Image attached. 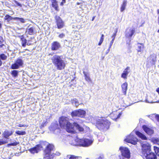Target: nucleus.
I'll use <instances>...</instances> for the list:
<instances>
[{
    "instance_id": "nucleus-48",
    "label": "nucleus",
    "mask_w": 159,
    "mask_h": 159,
    "mask_svg": "<svg viewBox=\"0 0 159 159\" xmlns=\"http://www.w3.org/2000/svg\"><path fill=\"white\" fill-rule=\"evenodd\" d=\"M65 36V34H64L63 33H62L58 35L59 37L60 38H62L64 37Z\"/></svg>"
},
{
    "instance_id": "nucleus-33",
    "label": "nucleus",
    "mask_w": 159,
    "mask_h": 159,
    "mask_svg": "<svg viewBox=\"0 0 159 159\" xmlns=\"http://www.w3.org/2000/svg\"><path fill=\"white\" fill-rule=\"evenodd\" d=\"M152 120H154V118L158 122H159V115L153 114L152 115Z\"/></svg>"
},
{
    "instance_id": "nucleus-45",
    "label": "nucleus",
    "mask_w": 159,
    "mask_h": 159,
    "mask_svg": "<svg viewBox=\"0 0 159 159\" xmlns=\"http://www.w3.org/2000/svg\"><path fill=\"white\" fill-rule=\"evenodd\" d=\"M117 30H116L115 33H114L111 36V37L112 38V39H115V38L116 37V34L117 33Z\"/></svg>"
},
{
    "instance_id": "nucleus-20",
    "label": "nucleus",
    "mask_w": 159,
    "mask_h": 159,
    "mask_svg": "<svg viewBox=\"0 0 159 159\" xmlns=\"http://www.w3.org/2000/svg\"><path fill=\"white\" fill-rule=\"evenodd\" d=\"M129 31V33H126L125 35L126 38L128 39L131 38L134 34L135 32L134 28L132 29H130Z\"/></svg>"
},
{
    "instance_id": "nucleus-59",
    "label": "nucleus",
    "mask_w": 159,
    "mask_h": 159,
    "mask_svg": "<svg viewBox=\"0 0 159 159\" xmlns=\"http://www.w3.org/2000/svg\"><path fill=\"white\" fill-rule=\"evenodd\" d=\"M157 13L159 15V9H157Z\"/></svg>"
},
{
    "instance_id": "nucleus-8",
    "label": "nucleus",
    "mask_w": 159,
    "mask_h": 159,
    "mask_svg": "<svg viewBox=\"0 0 159 159\" xmlns=\"http://www.w3.org/2000/svg\"><path fill=\"white\" fill-rule=\"evenodd\" d=\"M55 19L56 20V22L58 29H61L64 26V23L59 16H55Z\"/></svg>"
},
{
    "instance_id": "nucleus-21",
    "label": "nucleus",
    "mask_w": 159,
    "mask_h": 159,
    "mask_svg": "<svg viewBox=\"0 0 159 159\" xmlns=\"http://www.w3.org/2000/svg\"><path fill=\"white\" fill-rule=\"evenodd\" d=\"M136 134L139 138L143 140H147V138L143 134L138 131H136L135 132Z\"/></svg>"
},
{
    "instance_id": "nucleus-41",
    "label": "nucleus",
    "mask_w": 159,
    "mask_h": 159,
    "mask_svg": "<svg viewBox=\"0 0 159 159\" xmlns=\"http://www.w3.org/2000/svg\"><path fill=\"white\" fill-rule=\"evenodd\" d=\"M52 155L51 154L45 155V156L43 158L44 159H51L52 158Z\"/></svg>"
},
{
    "instance_id": "nucleus-6",
    "label": "nucleus",
    "mask_w": 159,
    "mask_h": 159,
    "mask_svg": "<svg viewBox=\"0 0 159 159\" xmlns=\"http://www.w3.org/2000/svg\"><path fill=\"white\" fill-rule=\"evenodd\" d=\"M75 127V125L74 122L72 123L70 122H68L66 124V130L68 133L75 134L76 133Z\"/></svg>"
},
{
    "instance_id": "nucleus-19",
    "label": "nucleus",
    "mask_w": 159,
    "mask_h": 159,
    "mask_svg": "<svg viewBox=\"0 0 159 159\" xmlns=\"http://www.w3.org/2000/svg\"><path fill=\"white\" fill-rule=\"evenodd\" d=\"M129 69L130 67H127L123 71V73L121 74V77L124 79H126L127 76L129 72Z\"/></svg>"
},
{
    "instance_id": "nucleus-47",
    "label": "nucleus",
    "mask_w": 159,
    "mask_h": 159,
    "mask_svg": "<svg viewBox=\"0 0 159 159\" xmlns=\"http://www.w3.org/2000/svg\"><path fill=\"white\" fill-rule=\"evenodd\" d=\"M78 157L73 155H70L69 159H77Z\"/></svg>"
},
{
    "instance_id": "nucleus-36",
    "label": "nucleus",
    "mask_w": 159,
    "mask_h": 159,
    "mask_svg": "<svg viewBox=\"0 0 159 159\" xmlns=\"http://www.w3.org/2000/svg\"><path fill=\"white\" fill-rule=\"evenodd\" d=\"M104 39V35L103 34H102L101 36L100 41L98 43V45L100 46L101 45Z\"/></svg>"
},
{
    "instance_id": "nucleus-61",
    "label": "nucleus",
    "mask_w": 159,
    "mask_h": 159,
    "mask_svg": "<svg viewBox=\"0 0 159 159\" xmlns=\"http://www.w3.org/2000/svg\"><path fill=\"white\" fill-rule=\"evenodd\" d=\"M157 155H158V156L159 157V159H159V154H158Z\"/></svg>"
},
{
    "instance_id": "nucleus-40",
    "label": "nucleus",
    "mask_w": 159,
    "mask_h": 159,
    "mask_svg": "<svg viewBox=\"0 0 159 159\" xmlns=\"http://www.w3.org/2000/svg\"><path fill=\"white\" fill-rule=\"evenodd\" d=\"M0 58L3 60H5L7 58V56L5 55L4 54L2 53L0 55Z\"/></svg>"
},
{
    "instance_id": "nucleus-25",
    "label": "nucleus",
    "mask_w": 159,
    "mask_h": 159,
    "mask_svg": "<svg viewBox=\"0 0 159 159\" xmlns=\"http://www.w3.org/2000/svg\"><path fill=\"white\" fill-rule=\"evenodd\" d=\"M4 20H7V22H9L10 20H15V17H13L9 15L6 14L4 17Z\"/></svg>"
},
{
    "instance_id": "nucleus-23",
    "label": "nucleus",
    "mask_w": 159,
    "mask_h": 159,
    "mask_svg": "<svg viewBox=\"0 0 159 159\" xmlns=\"http://www.w3.org/2000/svg\"><path fill=\"white\" fill-rule=\"evenodd\" d=\"M127 83L125 82L123 83L121 85L122 91L124 95H126V91L127 90Z\"/></svg>"
},
{
    "instance_id": "nucleus-46",
    "label": "nucleus",
    "mask_w": 159,
    "mask_h": 159,
    "mask_svg": "<svg viewBox=\"0 0 159 159\" xmlns=\"http://www.w3.org/2000/svg\"><path fill=\"white\" fill-rule=\"evenodd\" d=\"M102 138L101 139L100 138V137H101L100 135H98V138L99 141H102L103 140H104V137L103 136H102Z\"/></svg>"
},
{
    "instance_id": "nucleus-12",
    "label": "nucleus",
    "mask_w": 159,
    "mask_h": 159,
    "mask_svg": "<svg viewBox=\"0 0 159 159\" xmlns=\"http://www.w3.org/2000/svg\"><path fill=\"white\" fill-rule=\"evenodd\" d=\"M40 148H42V146L40 144H37L34 147L30 148L29 151L32 154L37 153L40 150Z\"/></svg>"
},
{
    "instance_id": "nucleus-1",
    "label": "nucleus",
    "mask_w": 159,
    "mask_h": 159,
    "mask_svg": "<svg viewBox=\"0 0 159 159\" xmlns=\"http://www.w3.org/2000/svg\"><path fill=\"white\" fill-rule=\"evenodd\" d=\"M141 156L146 159H157L156 154L152 152L151 146L148 143L143 144L142 145Z\"/></svg>"
},
{
    "instance_id": "nucleus-24",
    "label": "nucleus",
    "mask_w": 159,
    "mask_h": 159,
    "mask_svg": "<svg viewBox=\"0 0 159 159\" xmlns=\"http://www.w3.org/2000/svg\"><path fill=\"white\" fill-rule=\"evenodd\" d=\"M78 117H83L85 116L86 114V112L85 111L81 109H79L78 110Z\"/></svg>"
},
{
    "instance_id": "nucleus-14",
    "label": "nucleus",
    "mask_w": 159,
    "mask_h": 159,
    "mask_svg": "<svg viewBox=\"0 0 159 159\" xmlns=\"http://www.w3.org/2000/svg\"><path fill=\"white\" fill-rule=\"evenodd\" d=\"M18 37L20 39L21 42L22 46L23 47H25L26 45H30V44L27 43V40L25 38L24 35H19Z\"/></svg>"
},
{
    "instance_id": "nucleus-50",
    "label": "nucleus",
    "mask_w": 159,
    "mask_h": 159,
    "mask_svg": "<svg viewBox=\"0 0 159 159\" xmlns=\"http://www.w3.org/2000/svg\"><path fill=\"white\" fill-rule=\"evenodd\" d=\"M114 40L113 39H112V40H111L109 45V48H111V46L114 42Z\"/></svg>"
},
{
    "instance_id": "nucleus-10",
    "label": "nucleus",
    "mask_w": 159,
    "mask_h": 159,
    "mask_svg": "<svg viewBox=\"0 0 159 159\" xmlns=\"http://www.w3.org/2000/svg\"><path fill=\"white\" fill-rule=\"evenodd\" d=\"M36 31L35 30V27L34 26H31L30 25L27 28L25 33H27V34L30 35H33L36 33Z\"/></svg>"
},
{
    "instance_id": "nucleus-49",
    "label": "nucleus",
    "mask_w": 159,
    "mask_h": 159,
    "mask_svg": "<svg viewBox=\"0 0 159 159\" xmlns=\"http://www.w3.org/2000/svg\"><path fill=\"white\" fill-rule=\"evenodd\" d=\"M4 40L3 38V37L0 36V44H2L4 42Z\"/></svg>"
},
{
    "instance_id": "nucleus-32",
    "label": "nucleus",
    "mask_w": 159,
    "mask_h": 159,
    "mask_svg": "<svg viewBox=\"0 0 159 159\" xmlns=\"http://www.w3.org/2000/svg\"><path fill=\"white\" fill-rule=\"evenodd\" d=\"M15 62L18 64V65L19 66V67L22 66L23 64V61L22 59L19 58L17 59L15 61Z\"/></svg>"
},
{
    "instance_id": "nucleus-58",
    "label": "nucleus",
    "mask_w": 159,
    "mask_h": 159,
    "mask_svg": "<svg viewBox=\"0 0 159 159\" xmlns=\"http://www.w3.org/2000/svg\"><path fill=\"white\" fill-rule=\"evenodd\" d=\"M158 24L159 25V15H158Z\"/></svg>"
},
{
    "instance_id": "nucleus-51",
    "label": "nucleus",
    "mask_w": 159,
    "mask_h": 159,
    "mask_svg": "<svg viewBox=\"0 0 159 159\" xmlns=\"http://www.w3.org/2000/svg\"><path fill=\"white\" fill-rule=\"evenodd\" d=\"M27 125H25L21 124H19L18 125V126L19 127H25V126L27 127Z\"/></svg>"
},
{
    "instance_id": "nucleus-13",
    "label": "nucleus",
    "mask_w": 159,
    "mask_h": 159,
    "mask_svg": "<svg viewBox=\"0 0 159 159\" xmlns=\"http://www.w3.org/2000/svg\"><path fill=\"white\" fill-rule=\"evenodd\" d=\"M61 48L60 43L57 41L53 42L51 46V50L52 51H56L59 49Z\"/></svg>"
},
{
    "instance_id": "nucleus-31",
    "label": "nucleus",
    "mask_w": 159,
    "mask_h": 159,
    "mask_svg": "<svg viewBox=\"0 0 159 159\" xmlns=\"http://www.w3.org/2000/svg\"><path fill=\"white\" fill-rule=\"evenodd\" d=\"M18 71L17 70H14L11 72V74L14 77H16L18 76Z\"/></svg>"
},
{
    "instance_id": "nucleus-39",
    "label": "nucleus",
    "mask_w": 159,
    "mask_h": 159,
    "mask_svg": "<svg viewBox=\"0 0 159 159\" xmlns=\"http://www.w3.org/2000/svg\"><path fill=\"white\" fill-rule=\"evenodd\" d=\"M15 20H18L21 22L22 23H24L25 22V20L24 18H20L18 17H15Z\"/></svg>"
},
{
    "instance_id": "nucleus-27",
    "label": "nucleus",
    "mask_w": 159,
    "mask_h": 159,
    "mask_svg": "<svg viewBox=\"0 0 159 159\" xmlns=\"http://www.w3.org/2000/svg\"><path fill=\"white\" fill-rule=\"evenodd\" d=\"M52 6L57 11H59L58 7L57 4V2L56 1V0H53L52 2Z\"/></svg>"
},
{
    "instance_id": "nucleus-22",
    "label": "nucleus",
    "mask_w": 159,
    "mask_h": 159,
    "mask_svg": "<svg viewBox=\"0 0 159 159\" xmlns=\"http://www.w3.org/2000/svg\"><path fill=\"white\" fill-rule=\"evenodd\" d=\"M137 45V52H143V49L144 48V45L143 43H138Z\"/></svg>"
},
{
    "instance_id": "nucleus-54",
    "label": "nucleus",
    "mask_w": 159,
    "mask_h": 159,
    "mask_svg": "<svg viewBox=\"0 0 159 159\" xmlns=\"http://www.w3.org/2000/svg\"><path fill=\"white\" fill-rule=\"evenodd\" d=\"M110 48H109V47L108 49L107 50V52H106V54H107V53H108L109 52V51H110Z\"/></svg>"
},
{
    "instance_id": "nucleus-53",
    "label": "nucleus",
    "mask_w": 159,
    "mask_h": 159,
    "mask_svg": "<svg viewBox=\"0 0 159 159\" xmlns=\"http://www.w3.org/2000/svg\"><path fill=\"white\" fill-rule=\"evenodd\" d=\"M75 105H76V106H78L79 105V104H78V102L77 101H75Z\"/></svg>"
},
{
    "instance_id": "nucleus-2",
    "label": "nucleus",
    "mask_w": 159,
    "mask_h": 159,
    "mask_svg": "<svg viewBox=\"0 0 159 159\" xmlns=\"http://www.w3.org/2000/svg\"><path fill=\"white\" fill-rule=\"evenodd\" d=\"M52 62L57 70H61L64 69L66 66L64 61L62 59L61 56L54 55L51 59Z\"/></svg>"
},
{
    "instance_id": "nucleus-3",
    "label": "nucleus",
    "mask_w": 159,
    "mask_h": 159,
    "mask_svg": "<svg viewBox=\"0 0 159 159\" xmlns=\"http://www.w3.org/2000/svg\"><path fill=\"white\" fill-rule=\"evenodd\" d=\"M110 123L107 120H100L96 123V127L99 130L106 131L109 128Z\"/></svg>"
},
{
    "instance_id": "nucleus-37",
    "label": "nucleus",
    "mask_w": 159,
    "mask_h": 159,
    "mask_svg": "<svg viewBox=\"0 0 159 159\" xmlns=\"http://www.w3.org/2000/svg\"><path fill=\"white\" fill-rule=\"evenodd\" d=\"M7 142H8L7 140H4L2 139H0V145L6 144Z\"/></svg>"
},
{
    "instance_id": "nucleus-4",
    "label": "nucleus",
    "mask_w": 159,
    "mask_h": 159,
    "mask_svg": "<svg viewBox=\"0 0 159 159\" xmlns=\"http://www.w3.org/2000/svg\"><path fill=\"white\" fill-rule=\"evenodd\" d=\"M76 143V145L77 146L83 147H88L90 146L93 141L90 139H77L75 140Z\"/></svg>"
},
{
    "instance_id": "nucleus-7",
    "label": "nucleus",
    "mask_w": 159,
    "mask_h": 159,
    "mask_svg": "<svg viewBox=\"0 0 159 159\" xmlns=\"http://www.w3.org/2000/svg\"><path fill=\"white\" fill-rule=\"evenodd\" d=\"M69 119L67 117L62 116H61L59 119V122L60 126L61 128H64L67 122L69 121Z\"/></svg>"
},
{
    "instance_id": "nucleus-11",
    "label": "nucleus",
    "mask_w": 159,
    "mask_h": 159,
    "mask_svg": "<svg viewBox=\"0 0 159 159\" xmlns=\"http://www.w3.org/2000/svg\"><path fill=\"white\" fill-rule=\"evenodd\" d=\"M122 114L121 112L119 113L117 111H114L110 114V117L112 120H116L120 118Z\"/></svg>"
},
{
    "instance_id": "nucleus-52",
    "label": "nucleus",
    "mask_w": 159,
    "mask_h": 159,
    "mask_svg": "<svg viewBox=\"0 0 159 159\" xmlns=\"http://www.w3.org/2000/svg\"><path fill=\"white\" fill-rule=\"evenodd\" d=\"M66 2V0H62V2H61L60 5L61 6H63L64 3Z\"/></svg>"
},
{
    "instance_id": "nucleus-44",
    "label": "nucleus",
    "mask_w": 159,
    "mask_h": 159,
    "mask_svg": "<svg viewBox=\"0 0 159 159\" xmlns=\"http://www.w3.org/2000/svg\"><path fill=\"white\" fill-rule=\"evenodd\" d=\"M14 2L16 4V6H18L20 7H22V5L19 2H18L17 1L14 0Z\"/></svg>"
},
{
    "instance_id": "nucleus-38",
    "label": "nucleus",
    "mask_w": 159,
    "mask_h": 159,
    "mask_svg": "<svg viewBox=\"0 0 159 159\" xmlns=\"http://www.w3.org/2000/svg\"><path fill=\"white\" fill-rule=\"evenodd\" d=\"M153 148L156 154L158 155L159 154V148L157 146H154Z\"/></svg>"
},
{
    "instance_id": "nucleus-35",
    "label": "nucleus",
    "mask_w": 159,
    "mask_h": 159,
    "mask_svg": "<svg viewBox=\"0 0 159 159\" xmlns=\"http://www.w3.org/2000/svg\"><path fill=\"white\" fill-rule=\"evenodd\" d=\"M15 133L19 135H24L26 134V132L25 131L18 130L16 131Z\"/></svg>"
},
{
    "instance_id": "nucleus-42",
    "label": "nucleus",
    "mask_w": 159,
    "mask_h": 159,
    "mask_svg": "<svg viewBox=\"0 0 159 159\" xmlns=\"http://www.w3.org/2000/svg\"><path fill=\"white\" fill-rule=\"evenodd\" d=\"M19 143L17 142L10 143L7 144V146L8 147L10 146H16Z\"/></svg>"
},
{
    "instance_id": "nucleus-5",
    "label": "nucleus",
    "mask_w": 159,
    "mask_h": 159,
    "mask_svg": "<svg viewBox=\"0 0 159 159\" xmlns=\"http://www.w3.org/2000/svg\"><path fill=\"white\" fill-rule=\"evenodd\" d=\"M119 149L121 151L122 156L128 159L130 158V151L128 148L120 147L119 148Z\"/></svg>"
},
{
    "instance_id": "nucleus-18",
    "label": "nucleus",
    "mask_w": 159,
    "mask_h": 159,
    "mask_svg": "<svg viewBox=\"0 0 159 159\" xmlns=\"http://www.w3.org/2000/svg\"><path fill=\"white\" fill-rule=\"evenodd\" d=\"M156 55L154 54H151L148 57L149 62L152 65H154L156 61Z\"/></svg>"
},
{
    "instance_id": "nucleus-34",
    "label": "nucleus",
    "mask_w": 159,
    "mask_h": 159,
    "mask_svg": "<svg viewBox=\"0 0 159 159\" xmlns=\"http://www.w3.org/2000/svg\"><path fill=\"white\" fill-rule=\"evenodd\" d=\"M20 67L18 65V64L15 62V63L12 64L11 66V68L12 69H18Z\"/></svg>"
},
{
    "instance_id": "nucleus-57",
    "label": "nucleus",
    "mask_w": 159,
    "mask_h": 159,
    "mask_svg": "<svg viewBox=\"0 0 159 159\" xmlns=\"http://www.w3.org/2000/svg\"><path fill=\"white\" fill-rule=\"evenodd\" d=\"M95 16H93V18H92V21H93L94 19H95Z\"/></svg>"
},
{
    "instance_id": "nucleus-15",
    "label": "nucleus",
    "mask_w": 159,
    "mask_h": 159,
    "mask_svg": "<svg viewBox=\"0 0 159 159\" xmlns=\"http://www.w3.org/2000/svg\"><path fill=\"white\" fill-rule=\"evenodd\" d=\"M53 150V147L50 144H48L44 150V153L45 155L51 154V152Z\"/></svg>"
},
{
    "instance_id": "nucleus-16",
    "label": "nucleus",
    "mask_w": 159,
    "mask_h": 159,
    "mask_svg": "<svg viewBox=\"0 0 159 159\" xmlns=\"http://www.w3.org/2000/svg\"><path fill=\"white\" fill-rule=\"evenodd\" d=\"M142 128L144 131L148 134L151 135L153 134V130L147 127V125H143Z\"/></svg>"
},
{
    "instance_id": "nucleus-26",
    "label": "nucleus",
    "mask_w": 159,
    "mask_h": 159,
    "mask_svg": "<svg viewBox=\"0 0 159 159\" xmlns=\"http://www.w3.org/2000/svg\"><path fill=\"white\" fill-rule=\"evenodd\" d=\"M83 73L84 74L85 80L88 82L91 81V80L89 76V74L84 71L83 72Z\"/></svg>"
},
{
    "instance_id": "nucleus-17",
    "label": "nucleus",
    "mask_w": 159,
    "mask_h": 159,
    "mask_svg": "<svg viewBox=\"0 0 159 159\" xmlns=\"http://www.w3.org/2000/svg\"><path fill=\"white\" fill-rule=\"evenodd\" d=\"M13 134V131L12 130L9 131L6 129L2 133V136L3 138L6 139H8L10 136L11 135Z\"/></svg>"
},
{
    "instance_id": "nucleus-55",
    "label": "nucleus",
    "mask_w": 159,
    "mask_h": 159,
    "mask_svg": "<svg viewBox=\"0 0 159 159\" xmlns=\"http://www.w3.org/2000/svg\"><path fill=\"white\" fill-rule=\"evenodd\" d=\"M132 104V103H129V104H126V106L128 107V106L131 105Z\"/></svg>"
},
{
    "instance_id": "nucleus-43",
    "label": "nucleus",
    "mask_w": 159,
    "mask_h": 159,
    "mask_svg": "<svg viewBox=\"0 0 159 159\" xmlns=\"http://www.w3.org/2000/svg\"><path fill=\"white\" fill-rule=\"evenodd\" d=\"M6 48V45L4 44H0V50H4Z\"/></svg>"
},
{
    "instance_id": "nucleus-9",
    "label": "nucleus",
    "mask_w": 159,
    "mask_h": 159,
    "mask_svg": "<svg viewBox=\"0 0 159 159\" xmlns=\"http://www.w3.org/2000/svg\"><path fill=\"white\" fill-rule=\"evenodd\" d=\"M125 141L128 143H130L134 145H136L138 142V139L133 135H130L126 138Z\"/></svg>"
},
{
    "instance_id": "nucleus-29",
    "label": "nucleus",
    "mask_w": 159,
    "mask_h": 159,
    "mask_svg": "<svg viewBox=\"0 0 159 159\" xmlns=\"http://www.w3.org/2000/svg\"><path fill=\"white\" fill-rule=\"evenodd\" d=\"M76 128L78 129L80 132H83L84 131V128L81 126H80L77 123L74 122Z\"/></svg>"
},
{
    "instance_id": "nucleus-28",
    "label": "nucleus",
    "mask_w": 159,
    "mask_h": 159,
    "mask_svg": "<svg viewBox=\"0 0 159 159\" xmlns=\"http://www.w3.org/2000/svg\"><path fill=\"white\" fill-rule=\"evenodd\" d=\"M127 2L125 0H124L123 1V3L121 6L120 8V11H123L125 9V7L126 6Z\"/></svg>"
},
{
    "instance_id": "nucleus-60",
    "label": "nucleus",
    "mask_w": 159,
    "mask_h": 159,
    "mask_svg": "<svg viewBox=\"0 0 159 159\" xmlns=\"http://www.w3.org/2000/svg\"><path fill=\"white\" fill-rule=\"evenodd\" d=\"M80 4V3H79V2H77V3H76V4H77V5H79V4Z\"/></svg>"
},
{
    "instance_id": "nucleus-30",
    "label": "nucleus",
    "mask_w": 159,
    "mask_h": 159,
    "mask_svg": "<svg viewBox=\"0 0 159 159\" xmlns=\"http://www.w3.org/2000/svg\"><path fill=\"white\" fill-rule=\"evenodd\" d=\"M78 110L73 111L71 113V115L72 117H78Z\"/></svg>"
},
{
    "instance_id": "nucleus-56",
    "label": "nucleus",
    "mask_w": 159,
    "mask_h": 159,
    "mask_svg": "<svg viewBox=\"0 0 159 159\" xmlns=\"http://www.w3.org/2000/svg\"><path fill=\"white\" fill-rule=\"evenodd\" d=\"M156 91L159 94V87L157 89Z\"/></svg>"
}]
</instances>
